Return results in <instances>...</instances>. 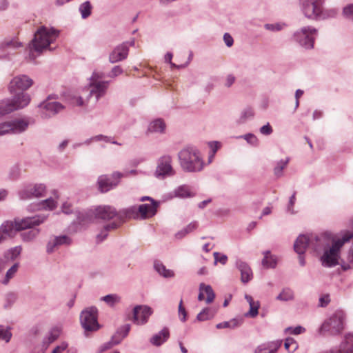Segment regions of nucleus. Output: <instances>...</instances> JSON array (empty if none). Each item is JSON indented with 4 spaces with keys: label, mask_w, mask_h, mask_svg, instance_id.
<instances>
[{
    "label": "nucleus",
    "mask_w": 353,
    "mask_h": 353,
    "mask_svg": "<svg viewBox=\"0 0 353 353\" xmlns=\"http://www.w3.org/2000/svg\"><path fill=\"white\" fill-rule=\"evenodd\" d=\"M48 215L37 214L33 216L24 218H15L14 221H6L1 226V232L5 234L6 238L13 237L18 231L26 230L27 228L39 226L44 223Z\"/></svg>",
    "instance_id": "obj_1"
},
{
    "label": "nucleus",
    "mask_w": 353,
    "mask_h": 353,
    "mask_svg": "<svg viewBox=\"0 0 353 353\" xmlns=\"http://www.w3.org/2000/svg\"><path fill=\"white\" fill-rule=\"evenodd\" d=\"M59 32L53 28L41 26L35 32L34 38L30 43V57L34 59V52L40 54L44 50L50 48L52 43L59 37Z\"/></svg>",
    "instance_id": "obj_2"
},
{
    "label": "nucleus",
    "mask_w": 353,
    "mask_h": 353,
    "mask_svg": "<svg viewBox=\"0 0 353 353\" xmlns=\"http://www.w3.org/2000/svg\"><path fill=\"white\" fill-rule=\"evenodd\" d=\"M179 164L187 172H200L203 168V161L196 147L187 146L178 153Z\"/></svg>",
    "instance_id": "obj_3"
},
{
    "label": "nucleus",
    "mask_w": 353,
    "mask_h": 353,
    "mask_svg": "<svg viewBox=\"0 0 353 353\" xmlns=\"http://www.w3.org/2000/svg\"><path fill=\"white\" fill-rule=\"evenodd\" d=\"M12 99L0 101V117L13 111L26 107L30 102V97L28 93L17 92L11 93Z\"/></svg>",
    "instance_id": "obj_4"
},
{
    "label": "nucleus",
    "mask_w": 353,
    "mask_h": 353,
    "mask_svg": "<svg viewBox=\"0 0 353 353\" xmlns=\"http://www.w3.org/2000/svg\"><path fill=\"white\" fill-rule=\"evenodd\" d=\"M345 315L342 311H336L329 319L325 320L319 329L321 335L336 336L341 333L344 328Z\"/></svg>",
    "instance_id": "obj_5"
},
{
    "label": "nucleus",
    "mask_w": 353,
    "mask_h": 353,
    "mask_svg": "<svg viewBox=\"0 0 353 353\" xmlns=\"http://www.w3.org/2000/svg\"><path fill=\"white\" fill-rule=\"evenodd\" d=\"M318 30L312 26H304L296 30L294 34V40L301 47L307 50L314 48L315 38Z\"/></svg>",
    "instance_id": "obj_6"
},
{
    "label": "nucleus",
    "mask_w": 353,
    "mask_h": 353,
    "mask_svg": "<svg viewBox=\"0 0 353 353\" xmlns=\"http://www.w3.org/2000/svg\"><path fill=\"white\" fill-rule=\"evenodd\" d=\"M98 310L94 306L84 309L80 314V322L85 332H94L100 328L98 323Z\"/></svg>",
    "instance_id": "obj_7"
},
{
    "label": "nucleus",
    "mask_w": 353,
    "mask_h": 353,
    "mask_svg": "<svg viewBox=\"0 0 353 353\" xmlns=\"http://www.w3.org/2000/svg\"><path fill=\"white\" fill-rule=\"evenodd\" d=\"M172 157L168 154L159 157L157 161L154 176L160 180L174 176L176 172L172 167Z\"/></svg>",
    "instance_id": "obj_8"
},
{
    "label": "nucleus",
    "mask_w": 353,
    "mask_h": 353,
    "mask_svg": "<svg viewBox=\"0 0 353 353\" xmlns=\"http://www.w3.org/2000/svg\"><path fill=\"white\" fill-rule=\"evenodd\" d=\"M125 176L123 172H114L111 176L103 174L99 176L97 179V185L99 190L102 192H107L117 187L120 180Z\"/></svg>",
    "instance_id": "obj_9"
},
{
    "label": "nucleus",
    "mask_w": 353,
    "mask_h": 353,
    "mask_svg": "<svg viewBox=\"0 0 353 353\" xmlns=\"http://www.w3.org/2000/svg\"><path fill=\"white\" fill-rule=\"evenodd\" d=\"M325 3V0H300L301 9L305 17L318 20V16Z\"/></svg>",
    "instance_id": "obj_10"
},
{
    "label": "nucleus",
    "mask_w": 353,
    "mask_h": 353,
    "mask_svg": "<svg viewBox=\"0 0 353 353\" xmlns=\"http://www.w3.org/2000/svg\"><path fill=\"white\" fill-rule=\"evenodd\" d=\"M29 123L23 119H13L0 123V136L7 134H19L26 130Z\"/></svg>",
    "instance_id": "obj_11"
},
{
    "label": "nucleus",
    "mask_w": 353,
    "mask_h": 353,
    "mask_svg": "<svg viewBox=\"0 0 353 353\" xmlns=\"http://www.w3.org/2000/svg\"><path fill=\"white\" fill-rule=\"evenodd\" d=\"M57 99L58 96L57 94H50L45 101L39 104V107L45 111L43 112V117L49 118L53 117L65 108L63 105L55 101Z\"/></svg>",
    "instance_id": "obj_12"
},
{
    "label": "nucleus",
    "mask_w": 353,
    "mask_h": 353,
    "mask_svg": "<svg viewBox=\"0 0 353 353\" xmlns=\"http://www.w3.org/2000/svg\"><path fill=\"white\" fill-rule=\"evenodd\" d=\"M46 192V185L42 183L29 184L19 191V196L21 200L42 197Z\"/></svg>",
    "instance_id": "obj_13"
},
{
    "label": "nucleus",
    "mask_w": 353,
    "mask_h": 353,
    "mask_svg": "<svg viewBox=\"0 0 353 353\" xmlns=\"http://www.w3.org/2000/svg\"><path fill=\"white\" fill-rule=\"evenodd\" d=\"M33 84V80L27 75L21 74L14 77L10 82L8 89L10 93L23 92Z\"/></svg>",
    "instance_id": "obj_14"
},
{
    "label": "nucleus",
    "mask_w": 353,
    "mask_h": 353,
    "mask_svg": "<svg viewBox=\"0 0 353 353\" xmlns=\"http://www.w3.org/2000/svg\"><path fill=\"white\" fill-rule=\"evenodd\" d=\"M23 43L17 39H5L0 43L1 55L3 58H8L15 53L16 50L22 48Z\"/></svg>",
    "instance_id": "obj_15"
},
{
    "label": "nucleus",
    "mask_w": 353,
    "mask_h": 353,
    "mask_svg": "<svg viewBox=\"0 0 353 353\" xmlns=\"http://www.w3.org/2000/svg\"><path fill=\"white\" fill-rule=\"evenodd\" d=\"M132 312L133 322L137 325H143L148 322L152 310L147 305H137L133 308Z\"/></svg>",
    "instance_id": "obj_16"
},
{
    "label": "nucleus",
    "mask_w": 353,
    "mask_h": 353,
    "mask_svg": "<svg viewBox=\"0 0 353 353\" xmlns=\"http://www.w3.org/2000/svg\"><path fill=\"white\" fill-rule=\"evenodd\" d=\"M128 43L123 42L114 48L110 54L109 61L114 63L125 60L128 57Z\"/></svg>",
    "instance_id": "obj_17"
},
{
    "label": "nucleus",
    "mask_w": 353,
    "mask_h": 353,
    "mask_svg": "<svg viewBox=\"0 0 353 353\" xmlns=\"http://www.w3.org/2000/svg\"><path fill=\"white\" fill-rule=\"evenodd\" d=\"M319 353H353V334H347L341 342L339 348H331Z\"/></svg>",
    "instance_id": "obj_18"
},
{
    "label": "nucleus",
    "mask_w": 353,
    "mask_h": 353,
    "mask_svg": "<svg viewBox=\"0 0 353 353\" xmlns=\"http://www.w3.org/2000/svg\"><path fill=\"white\" fill-rule=\"evenodd\" d=\"M21 251V248L16 246L8 250L3 255L0 256V273L5 270L10 262L14 261L17 258Z\"/></svg>",
    "instance_id": "obj_19"
},
{
    "label": "nucleus",
    "mask_w": 353,
    "mask_h": 353,
    "mask_svg": "<svg viewBox=\"0 0 353 353\" xmlns=\"http://www.w3.org/2000/svg\"><path fill=\"white\" fill-rule=\"evenodd\" d=\"M108 85L109 81H108L90 82L89 97L94 96L95 102H97L100 98L105 94Z\"/></svg>",
    "instance_id": "obj_20"
},
{
    "label": "nucleus",
    "mask_w": 353,
    "mask_h": 353,
    "mask_svg": "<svg viewBox=\"0 0 353 353\" xmlns=\"http://www.w3.org/2000/svg\"><path fill=\"white\" fill-rule=\"evenodd\" d=\"M72 239L68 235H60L52 237L49 240L46 245V252L48 254L52 253L55 248L61 245H69Z\"/></svg>",
    "instance_id": "obj_21"
},
{
    "label": "nucleus",
    "mask_w": 353,
    "mask_h": 353,
    "mask_svg": "<svg viewBox=\"0 0 353 353\" xmlns=\"http://www.w3.org/2000/svg\"><path fill=\"white\" fill-rule=\"evenodd\" d=\"M307 241L304 234H300L294 243V250L299 254V262L301 266L305 265L303 254L307 249Z\"/></svg>",
    "instance_id": "obj_22"
},
{
    "label": "nucleus",
    "mask_w": 353,
    "mask_h": 353,
    "mask_svg": "<svg viewBox=\"0 0 353 353\" xmlns=\"http://www.w3.org/2000/svg\"><path fill=\"white\" fill-rule=\"evenodd\" d=\"M95 217L103 220H110L114 217L117 218L118 212L110 205L99 206L94 210Z\"/></svg>",
    "instance_id": "obj_23"
},
{
    "label": "nucleus",
    "mask_w": 353,
    "mask_h": 353,
    "mask_svg": "<svg viewBox=\"0 0 353 353\" xmlns=\"http://www.w3.org/2000/svg\"><path fill=\"white\" fill-rule=\"evenodd\" d=\"M159 202H153L150 204H141L138 207L139 216L142 219L154 216L159 207Z\"/></svg>",
    "instance_id": "obj_24"
},
{
    "label": "nucleus",
    "mask_w": 353,
    "mask_h": 353,
    "mask_svg": "<svg viewBox=\"0 0 353 353\" xmlns=\"http://www.w3.org/2000/svg\"><path fill=\"white\" fill-rule=\"evenodd\" d=\"M139 214L138 208L136 206H130L127 208L122 209L118 212L117 219L119 220V225L123 223L125 219H139Z\"/></svg>",
    "instance_id": "obj_25"
},
{
    "label": "nucleus",
    "mask_w": 353,
    "mask_h": 353,
    "mask_svg": "<svg viewBox=\"0 0 353 353\" xmlns=\"http://www.w3.org/2000/svg\"><path fill=\"white\" fill-rule=\"evenodd\" d=\"M236 266L241 272L242 283H247L252 279V272L248 263L241 260H237Z\"/></svg>",
    "instance_id": "obj_26"
},
{
    "label": "nucleus",
    "mask_w": 353,
    "mask_h": 353,
    "mask_svg": "<svg viewBox=\"0 0 353 353\" xmlns=\"http://www.w3.org/2000/svg\"><path fill=\"white\" fill-rule=\"evenodd\" d=\"M61 332V327H52L50 332L48 336L43 338L42 341V347L46 350L50 344L53 343L54 341H56L59 336H60V334Z\"/></svg>",
    "instance_id": "obj_27"
},
{
    "label": "nucleus",
    "mask_w": 353,
    "mask_h": 353,
    "mask_svg": "<svg viewBox=\"0 0 353 353\" xmlns=\"http://www.w3.org/2000/svg\"><path fill=\"white\" fill-rule=\"evenodd\" d=\"M170 336L169 330L164 327L159 332L154 334L150 340V343L155 346H160L165 343Z\"/></svg>",
    "instance_id": "obj_28"
},
{
    "label": "nucleus",
    "mask_w": 353,
    "mask_h": 353,
    "mask_svg": "<svg viewBox=\"0 0 353 353\" xmlns=\"http://www.w3.org/2000/svg\"><path fill=\"white\" fill-rule=\"evenodd\" d=\"M245 299L250 305V310L245 314L246 317L254 318L259 314V309L260 307V302L259 301H254L253 298L248 294L245 295Z\"/></svg>",
    "instance_id": "obj_29"
},
{
    "label": "nucleus",
    "mask_w": 353,
    "mask_h": 353,
    "mask_svg": "<svg viewBox=\"0 0 353 353\" xmlns=\"http://www.w3.org/2000/svg\"><path fill=\"white\" fill-rule=\"evenodd\" d=\"M119 227V224L116 222H112L105 225L103 228L101 230L99 234L97 235V243H100L103 241L108 236V232L112 230L117 229Z\"/></svg>",
    "instance_id": "obj_30"
},
{
    "label": "nucleus",
    "mask_w": 353,
    "mask_h": 353,
    "mask_svg": "<svg viewBox=\"0 0 353 353\" xmlns=\"http://www.w3.org/2000/svg\"><path fill=\"white\" fill-rule=\"evenodd\" d=\"M154 268L164 278H172L174 276V272L171 270L167 269L160 261H155L154 262Z\"/></svg>",
    "instance_id": "obj_31"
},
{
    "label": "nucleus",
    "mask_w": 353,
    "mask_h": 353,
    "mask_svg": "<svg viewBox=\"0 0 353 353\" xmlns=\"http://www.w3.org/2000/svg\"><path fill=\"white\" fill-rule=\"evenodd\" d=\"M36 227L37 226L30 228V230L23 232L20 234V236L23 241L30 242L34 240L39 236L40 233V229Z\"/></svg>",
    "instance_id": "obj_32"
},
{
    "label": "nucleus",
    "mask_w": 353,
    "mask_h": 353,
    "mask_svg": "<svg viewBox=\"0 0 353 353\" xmlns=\"http://www.w3.org/2000/svg\"><path fill=\"white\" fill-rule=\"evenodd\" d=\"M165 130V123L161 119H155L152 121L148 128V131L154 133H163Z\"/></svg>",
    "instance_id": "obj_33"
},
{
    "label": "nucleus",
    "mask_w": 353,
    "mask_h": 353,
    "mask_svg": "<svg viewBox=\"0 0 353 353\" xmlns=\"http://www.w3.org/2000/svg\"><path fill=\"white\" fill-rule=\"evenodd\" d=\"M294 299V291L290 288H284L279 294L276 297L277 301H290Z\"/></svg>",
    "instance_id": "obj_34"
},
{
    "label": "nucleus",
    "mask_w": 353,
    "mask_h": 353,
    "mask_svg": "<svg viewBox=\"0 0 353 353\" xmlns=\"http://www.w3.org/2000/svg\"><path fill=\"white\" fill-rule=\"evenodd\" d=\"M254 116V110L250 107H247L241 111L240 117L237 120V123L239 124L245 123L247 121L252 119Z\"/></svg>",
    "instance_id": "obj_35"
},
{
    "label": "nucleus",
    "mask_w": 353,
    "mask_h": 353,
    "mask_svg": "<svg viewBox=\"0 0 353 353\" xmlns=\"http://www.w3.org/2000/svg\"><path fill=\"white\" fill-rule=\"evenodd\" d=\"M176 197L188 198L194 196V194L190 192V188L186 185H182L176 188L174 191Z\"/></svg>",
    "instance_id": "obj_36"
},
{
    "label": "nucleus",
    "mask_w": 353,
    "mask_h": 353,
    "mask_svg": "<svg viewBox=\"0 0 353 353\" xmlns=\"http://www.w3.org/2000/svg\"><path fill=\"white\" fill-rule=\"evenodd\" d=\"M338 10L336 8L325 9L323 7L318 16V20H325L335 18L338 14Z\"/></svg>",
    "instance_id": "obj_37"
},
{
    "label": "nucleus",
    "mask_w": 353,
    "mask_h": 353,
    "mask_svg": "<svg viewBox=\"0 0 353 353\" xmlns=\"http://www.w3.org/2000/svg\"><path fill=\"white\" fill-rule=\"evenodd\" d=\"M199 291H203L207 294V298L205 299L206 303L210 304L213 302L215 298V294L212 288L210 285H205V283H201L199 285Z\"/></svg>",
    "instance_id": "obj_38"
},
{
    "label": "nucleus",
    "mask_w": 353,
    "mask_h": 353,
    "mask_svg": "<svg viewBox=\"0 0 353 353\" xmlns=\"http://www.w3.org/2000/svg\"><path fill=\"white\" fill-rule=\"evenodd\" d=\"M290 159L288 157L285 159L279 161L275 167L274 168V174L279 178L283 175V170L286 168L288 164Z\"/></svg>",
    "instance_id": "obj_39"
},
{
    "label": "nucleus",
    "mask_w": 353,
    "mask_h": 353,
    "mask_svg": "<svg viewBox=\"0 0 353 353\" xmlns=\"http://www.w3.org/2000/svg\"><path fill=\"white\" fill-rule=\"evenodd\" d=\"M214 316L213 310L210 307H205L196 316V320L199 321H205L212 319Z\"/></svg>",
    "instance_id": "obj_40"
},
{
    "label": "nucleus",
    "mask_w": 353,
    "mask_h": 353,
    "mask_svg": "<svg viewBox=\"0 0 353 353\" xmlns=\"http://www.w3.org/2000/svg\"><path fill=\"white\" fill-rule=\"evenodd\" d=\"M262 265L266 268H274L276 265V261L272 256L270 255V251L264 252V258L262 260Z\"/></svg>",
    "instance_id": "obj_41"
},
{
    "label": "nucleus",
    "mask_w": 353,
    "mask_h": 353,
    "mask_svg": "<svg viewBox=\"0 0 353 353\" xmlns=\"http://www.w3.org/2000/svg\"><path fill=\"white\" fill-rule=\"evenodd\" d=\"M197 226H198V223L196 221H193V222L190 223L185 228L179 231L175 234L176 238L179 239H182L188 233L194 231L197 228Z\"/></svg>",
    "instance_id": "obj_42"
},
{
    "label": "nucleus",
    "mask_w": 353,
    "mask_h": 353,
    "mask_svg": "<svg viewBox=\"0 0 353 353\" xmlns=\"http://www.w3.org/2000/svg\"><path fill=\"white\" fill-rule=\"evenodd\" d=\"M79 12L83 19H87L92 12V6L90 1H87L79 6Z\"/></svg>",
    "instance_id": "obj_43"
},
{
    "label": "nucleus",
    "mask_w": 353,
    "mask_h": 353,
    "mask_svg": "<svg viewBox=\"0 0 353 353\" xmlns=\"http://www.w3.org/2000/svg\"><path fill=\"white\" fill-rule=\"evenodd\" d=\"M130 330V325L125 324L124 325L119 327L112 336H115L117 339H119L121 343L122 340L128 336Z\"/></svg>",
    "instance_id": "obj_44"
},
{
    "label": "nucleus",
    "mask_w": 353,
    "mask_h": 353,
    "mask_svg": "<svg viewBox=\"0 0 353 353\" xmlns=\"http://www.w3.org/2000/svg\"><path fill=\"white\" fill-rule=\"evenodd\" d=\"M19 268V263H16L12 266H11L8 271L6 272L5 278L2 281V283L4 285H7L10 280L12 279L15 274L17 273Z\"/></svg>",
    "instance_id": "obj_45"
},
{
    "label": "nucleus",
    "mask_w": 353,
    "mask_h": 353,
    "mask_svg": "<svg viewBox=\"0 0 353 353\" xmlns=\"http://www.w3.org/2000/svg\"><path fill=\"white\" fill-rule=\"evenodd\" d=\"M241 321L236 319H232L230 321H224L222 323H219L216 324V327L217 329H222V328H232L234 329L235 327H237L240 325Z\"/></svg>",
    "instance_id": "obj_46"
},
{
    "label": "nucleus",
    "mask_w": 353,
    "mask_h": 353,
    "mask_svg": "<svg viewBox=\"0 0 353 353\" xmlns=\"http://www.w3.org/2000/svg\"><path fill=\"white\" fill-rule=\"evenodd\" d=\"M120 297L116 294H110L101 298V301L105 302L108 305L113 306L120 301Z\"/></svg>",
    "instance_id": "obj_47"
},
{
    "label": "nucleus",
    "mask_w": 353,
    "mask_h": 353,
    "mask_svg": "<svg viewBox=\"0 0 353 353\" xmlns=\"http://www.w3.org/2000/svg\"><path fill=\"white\" fill-rule=\"evenodd\" d=\"M120 343V339H117L115 336H112L111 337V339L103 343L101 347H100V351L101 352H104L107 350H109L110 349L111 347H112L114 345H118Z\"/></svg>",
    "instance_id": "obj_48"
},
{
    "label": "nucleus",
    "mask_w": 353,
    "mask_h": 353,
    "mask_svg": "<svg viewBox=\"0 0 353 353\" xmlns=\"http://www.w3.org/2000/svg\"><path fill=\"white\" fill-rule=\"evenodd\" d=\"M18 296L14 292H9L6 295L5 308H10L17 300Z\"/></svg>",
    "instance_id": "obj_49"
},
{
    "label": "nucleus",
    "mask_w": 353,
    "mask_h": 353,
    "mask_svg": "<svg viewBox=\"0 0 353 353\" xmlns=\"http://www.w3.org/2000/svg\"><path fill=\"white\" fill-rule=\"evenodd\" d=\"M10 327H8L6 329L3 325H0V339L8 343L12 338V333L10 331Z\"/></svg>",
    "instance_id": "obj_50"
},
{
    "label": "nucleus",
    "mask_w": 353,
    "mask_h": 353,
    "mask_svg": "<svg viewBox=\"0 0 353 353\" xmlns=\"http://www.w3.org/2000/svg\"><path fill=\"white\" fill-rule=\"evenodd\" d=\"M239 138H243L248 143L253 146H256L259 144L257 137L252 133L245 134L243 136L239 137Z\"/></svg>",
    "instance_id": "obj_51"
},
{
    "label": "nucleus",
    "mask_w": 353,
    "mask_h": 353,
    "mask_svg": "<svg viewBox=\"0 0 353 353\" xmlns=\"http://www.w3.org/2000/svg\"><path fill=\"white\" fill-rule=\"evenodd\" d=\"M21 174V169L19 165H13L9 171L8 176L11 180H17Z\"/></svg>",
    "instance_id": "obj_52"
},
{
    "label": "nucleus",
    "mask_w": 353,
    "mask_h": 353,
    "mask_svg": "<svg viewBox=\"0 0 353 353\" xmlns=\"http://www.w3.org/2000/svg\"><path fill=\"white\" fill-rule=\"evenodd\" d=\"M276 349H270L269 345L262 344L259 345L254 353H275Z\"/></svg>",
    "instance_id": "obj_53"
},
{
    "label": "nucleus",
    "mask_w": 353,
    "mask_h": 353,
    "mask_svg": "<svg viewBox=\"0 0 353 353\" xmlns=\"http://www.w3.org/2000/svg\"><path fill=\"white\" fill-rule=\"evenodd\" d=\"M284 346L288 352H294L297 348L296 342L291 338L286 339Z\"/></svg>",
    "instance_id": "obj_54"
},
{
    "label": "nucleus",
    "mask_w": 353,
    "mask_h": 353,
    "mask_svg": "<svg viewBox=\"0 0 353 353\" xmlns=\"http://www.w3.org/2000/svg\"><path fill=\"white\" fill-rule=\"evenodd\" d=\"M41 205V208L53 210L56 207V202L53 199L49 198L43 201Z\"/></svg>",
    "instance_id": "obj_55"
},
{
    "label": "nucleus",
    "mask_w": 353,
    "mask_h": 353,
    "mask_svg": "<svg viewBox=\"0 0 353 353\" xmlns=\"http://www.w3.org/2000/svg\"><path fill=\"white\" fill-rule=\"evenodd\" d=\"M343 14L347 19L353 21V3L343 8Z\"/></svg>",
    "instance_id": "obj_56"
},
{
    "label": "nucleus",
    "mask_w": 353,
    "mask_h": 353,
    "mask_svg": "<svg viewBox=\"0 0 353 353\" xmlns=\"http://www.w3.org/2000/svg\"><path fill=\"white\" fill-rule=\"evenodd\" d=\"M283 26L280 23H266L264 28L272 32H278L283 29Z\"/></svg>",
    "instance_id": "obj_57"
},
{
    "label": "nucleus",
    "mask_w": 353,
    "mask_h": 353,
    "mask_svg": "<svg viewBox=\"0 0 353 353\" xmlns=\"http://www.w3.org/2000/svg\"><path fill=\"white\" fill-rule=\"evenodd\" d=\"M214 258V264H216L217 262L221 263L223 265H225L228 261V256L225 254L220 255L219 252H214L213 254Z\"/></svg>",
    "instance_id": "obj_58"
},
{
    "label": "nucleus",
    "mask_w": 353,
    "mask_h": 353,
    "mask_svg": "<svg viewBox=\"0 0 353 353\" xmlns=\"http://www.w3.org/2000/svg\"><path fill=\"white\" fill-rule=\"evenodd\" d=\"M179 315L181 321L185 322L187 319V312L183 306V301L181 300L179 304Z\"/></svg>",
    "instance_id": "obj_59"
},
{
    "label": "nucleus",
    "mask_w": 353,
    "mask_h": 353,
    "mask_svg": "<svg viewBox=\"0 0 353 353\" xmlns=\"http://www.w3.org/2000/svg\"><path fill=\"white\" fill-rule=\"evenodd\" d=\"M123 73V69L119 65L114 66L108 74V77L114 78Z\"/></svg>",
    "instance_id": "obj_60"
},
{
    "label": "nucleus",
    "mask_w": 353,
    "mask_h": 353,
    "mask_svg": "<svg viewBox=\"0 0 353 353\" xmlns=\"http://www.w3.org/2000/svg\"><path fill=\"white\" fill-rule=\"evenodd\" d=\"M273 130L269 123L266 125H264L260 128V132L263 135H270L272 133Z\"/></svg>",
    "instance_id": "obj_61"
},
{
    "label": "nucleus",
    "mask_w": 353,
    "mask_h": 353,
    "mask_svg": "<svg viewBox=\"0 0 353 353\" xmlns=\"http://www.w3.org/2000/svg\"><path fill=\"white\" fill-rule=\"evenodd\" d=\"M208 145L209 147L210 148L212 152V157H213L214 155V154L217 152V150H219V148L221 147V143L219 141H210L208 143Z\"/></svg>",
    "instance_id": "obj_62"
},
{
    "label": "nucleus",
    "mask_w": 353,
    "mask_h": 353,
    "mask_svg": "<svg viewBox=\"0 0 353 353\" xmlns=\"http://www.w3.org/2000/svg\"><path fill=\"white\" fill-rule=\"evenodd\" d=\"M223 41L228 47L232 46V45L234 43V39H233L232 37L228 32L224 34Z\"/></svg>",
    "instance_id": "obj_63"
},
{
    "label": "nucleus",
    "mask_w": 353,
    "mask_h": 353,
    "mask_svg": "<svg viewBox=\"0 0 353 353\" xmlns=\"http://www.w3.org/2000/svg\"><path fill=\"white\" fill-rule=\"evenodd\" d=\"M236 78L233 74H228L226 77L225 81V86L227 88L231 87L233 83L235 82Z\"/></svg>",
    "instance_id": "obj_64"
}]
</instances>
